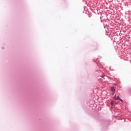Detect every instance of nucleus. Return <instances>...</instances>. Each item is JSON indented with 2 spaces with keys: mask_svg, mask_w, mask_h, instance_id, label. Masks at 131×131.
I'll return each mask as SVG.
<instances>
[{
  "mask_svg": "<svg viewBox=\"0 0 131 131\" xmlns=\"http://www.w3.org/2000/svg\"><path fill=\"white\" fill-rule=\"evenodd\" d=\"M114 99L115 100H119L120 98L119 97V96H116V95H115L114 97Z\"/></svg>",
  "mask_w": 131,
  "mask_h": 131,
  "instance_id": "f03ea898",
  "label": "nucleus"
},
{
  "mask_svg": "<svg viewBox=\"0 0 131 131\" xmlns=\"http://www.w3.org/2000/svg\"><path fill=\"white\" fill-rule=\"evenodd\" d=\"M119 100H120V101H121V102H122V99H121V98L119 99Z\"/></svg>",
  "mask_w": 131,
  "mask_h": 131,
  "instance_id": "7ed1b4c3",
  "label": "nucleus"
},
{
  "mask_svg": "<svg viewBox=\"0 0 131 131\" xmlns=\"http://www.w3.org/2000/svg\"><path fill=\"white\" fill-rule=\"evenodd\" d=\"M101 77H102V78H104V76H102Z\"/></svg>",
  "mask_w": 131,
  "mask_h": 131,
  "instance_id": "20e7f679",
  "label": "nucleus"
},
{
  "mask_svg": "<svg viewBox=\"0 0 131 131\" xmlns=\"http://www.w3.org/2000/svg\"><path fill=\"white\" fill-rule=\"evenodd\" d=\"M111 91L113 93L112 95H114V93H115V88H114V87H112Z\"/></svg>",
  "mask_w": 131,
  "mask_h": 131,
  "instance_id": "f257e3e1",
  "label": "nucleus"
}]
</instances>
